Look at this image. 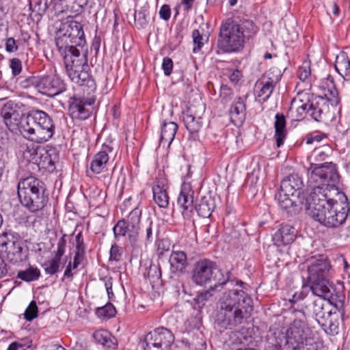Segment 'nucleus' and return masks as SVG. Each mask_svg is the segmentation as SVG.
Here are the masks:
<instances>
[{"instance_id":"obj_12","label":"nucleus","mask_w":350,"mask_h":350,"mask_svg":"<svg viewBox=\"0 0 350 350\" xmlns=\"http://www.w3.org/2000/svg\"><path fill=\"white\" fill-rule=\"evenodd\" d=\"M281 78L282 73L278 68H271L263 74L254 85L256 100L260 103L267 101Z\"/></svg>"},{"instance_id":"obj_47","label":"nucleus","mask_w":350,"mask_h":350,"mask_svg":"<svg viewBox=\"0 0 350 350\" xmlns=\"http://www.w3.org/2000/svg\"><path fill=\"white\" fill-rule=\"evenodd\" d=\"M96 313L99 317L111 318L116 315V310L112 304L108 303L103 307L98 308Z\"/></svg>"},{"instance_id":"obj_53","label":"nucleus","mask_w":350,"mask_h":350,"mask_svg":"<svg viewBox=\"0 0 350 350\" xmlns=\"http://www.w3.org/2000/svg\"><path fill=\"white\" fill-rule=\"evenodd\" d=\"M142 211L138 208H133L129 214L126 223L139 226Z\"/></svg>"},{"instance_id":"obj_18","label":"nucleus","mask_w":350,"mask_h":350,"mask_svg":"<svg viewBox=\"0 0 350 350\" xmlns=\"http://www.w3.org/2000/svg\"><path fill=\"white\" fill-rule=\"evenodd\" d=\"M66 90V84L60 77L54 75H40L38 92L49 97H54Z\"/></svg>"},{"instance_id":"obj_5","label":"nucleus","mask_w":350,"mask_h":350,"mask_svg":"<svg viewBox=\"0 0 350 350\" xmlns=\"http://www.w3.org/2000/svg\"><path fill=\"white\" fill-rule=\"evenodd\" d=\"M17 193L21 204L31 213L42 211L49 202L45 183L33 176L18 181Z\"/></svg>"},{"instance_id":"obj_34","label":"nucleus","mask_w":350,"mask_h":350,"mask_svg":"<svg viewBox=\"0 0 350 350\" xmlns=\"http://www.w3.org/2000/svg\"><path fill=\"white\" fill-rule=\"evenodd\" d=\"M246 98L247 95L244 97L237 96L234 98L229 110L230 118L232 121L242 122L245 119Z\"/></svg>"},{"instance_id":"obj_28","label":"nucleus","mask_w":350,"mask_h":350,"mask_svg":"<svg viewBox=\"0 0 350 350\" xmlns=\"http://www.w3.org/2000/svg\"><path fill=\"white\" fill-rule=\"evenodd\" d=\"M60 25L64 27V31L66 33H69L70 35L75 37V40H78V42L83 43V45H88L83 31V24L81 22L71 20L62 23Z\"/></svg>"},{"instance_id":"obj_17","label":"nucleus","mask_w":350,"mask_h":350,"mask_svg":"<svg viewBox=\"0 0 350 350\" xmlns=\"http://www.w3.org/2000/svg\"><path fill=\"white\" fill-rule=\"evenodd\" d=\"M114 148L112 142H105L101 146L100 150L96 153L89 165H88L87 174L91 172L93 174H99L107 171L109 161V154L113 153Z\"/></svg>"},{"instance_id":"obj_64","label":"nucleus","mask_w":350,"mask_h":350,"mask_svg":"<svg viewBox=\"0 0 350 350\" xmlns=\"http://www.w3.org/2000/svg\"><path fill=\"white\" fill-rule=\"evenodd\" d=\"M88 0H74L72 8L75 12L80 13L88 5Z\"/></svg>"},{"instance_id":"obj_1","label":"nucleus","mask_w":350,"mask_h":350,"mask_svg":"<svg viewBox=\"0 0 350 350\" xmlns=\"http://www.w3.org/2000/svg\"><path fill=\"white\" fill-rule=\"evenodd\" d=\"M55 44L63 57L66 75L71 81L80 86H86L88 94L94 92L96 84L90 75L88 45L78 42L69 33H66L61 25L56 32Z\"/></svg>"},{"instance_id":"obj_59","label":"nucleus","mask_w":350,"mask_h":350,"mask_svg":"<svg viewBox=\"0 0 350 350\" xmlns=\"http://www.w3.org/2000/svg\"><path fill=\"white\" fill-rule=\"evenodd\" d=\"M18 41H16L14 38H8L5 39V51L8 53H14L18 49Z\"/></svg>"},{"instance_id":"obj_15","label":"nucleus","mask_w":350,"mask_h":350,"mask_svg":"<svg viewBox=\"0 0 350 350\" xmlns=\"http://www.w3.org/2000/svg\"><path fill=\"white\" fill-rule=\"evenodd\" d=\"M95 99L73 96L68 100V112L72 119L83 121L88 119L92 113V105Z\"/></svg>"},{"instance_id":"obj_19","label":"nucleus","mask_w":350,"mask_h":350,"mask_svg":"<svg viewBox=\"0 0 350 350\" xmlns=\"http://www.w3.org/2000/svg\"><path fill=\"white\" fill-rule=\"evenodd\" d=\"M39 144L50 140L55 134V125L52 118L42 110H34Z\"/></svg>"},{"instance_id":"obj_14","label":"nucleus","mask_w":350,"mask_h":350,"mask_svg":"<svg viewBox=\"0 0 350 350\" xmlns=\"http://www.w3.org/2000/svg\"><path fill=\"white\" fill-rule=\"evenodd\" d=\"M174 341L172 332L165 327H158L148 332L144 339V350H170Z\"/></svg>"},{"instance_id":"obj_54","label":"nucleus","mask_w":350,"mask_h":350,"mask_svg":"<svg viewBox=\"0 0 350 350\" xmlns=\"http://www.w3.org/2000/svg\"><path fill=\"white\" fill-rule=\"evenodd\" d=\"M233 90L227 85H222L220 90V98L223 103H228L233 98Z\"/></svg>"},{"instance_id":"obj_29","label":"nucleus","mask_w":350,"mask_h":350,"mask_svg":"<svg viewBox=\"0 0 350 350\" xmlns=\"http://www.w3.org/2000/svg\"><path fill=\"white\" fill-rule=\"evenodd\" d=\"M274 122V138L276 141L277 147H280L287 137L288 131L286 130V121L285 116L282 113H278L275 116Z\"/></svg>"},{"instance_id":"obj_60","label":"nucleus","mask_w":350,"mask_h":350,"mask_svg":"<svg viewBox=\"0 0 350 350\" xmlns=\"http://www.w3.org/2000/svg\"><path fill=\"white\" fill-rule=\"evenodd\" d=\"M174 64L171 58L165 57L163 59L162 69L165 75L170 76L172 72Z\"/></svg>"},{"instance_id":"obj_23","label":"nucleus","mask_w":350,"mask_h":350,"mask_svg":"<svg viewBox=\"0 0 350 350\" xmlns=\"http://www.w3.org/2000/svg\"><path fill=\"white\" fill-rule=\"evenodd\" d=\"M319 88L322 92V94L320 96L321 102H323V98H325L332 105H336L339 103L338 92L332 76L328 75L326 78L322 79Z\"/></svg>"},{"instance_id":"obj_6","label":"nucleus","mask_w":350,"mask_h":350,"mask_svg":"<svg viewBox=\"0 0 350 350\" xmlns=\"http://www.w3.org/2000/svg\"><path fill=\"white\" fill-rule=\"evenodd\" d=\"M307 284L312 293L324 299L332 297L327 273L330 269L329 261L323 256H312L307 260Z\"/></svg>"},{"instance_id":"obj_4","label":"nucleus","mask_w":350,"mask_h":350,"mask_svg":"<svg viewBox=\"0 0 350 350\" xmlns=\"http://www.w3.org/2000/svg\"><path fill=\"white\" fill-rule=\"evenodd\" d=\"M292 308L295 319L286 331L283 350H317V345L310 336L312 331L305 312Z\"/></svg>"},{"instance_id":"obj_56","label":"nucleus","mask_w":350,"mask_h":350,"mask_svg":"<svg viewBox=\"0 0 350 350\" xmlns=\"http://www.w3.org/2000/svg\"><path fill=\"white\" fill-rule=\"evenodd\" d=\"M308 295V292L305 289L304 286L302 287V289L300 291L295 292L292 298L289 299V301L291 303V310H292V312L293 313V309L292 307L294 308V309L297 310L295 308L294 304H296L297 301L304 299Z\"/></svg>"},{"instance_id":"obj_3","label":"nucleus","mask_w":350,"mask_h":350,"mask_svg":"<svg viewBox=\"0 0 350 350\" xmlns=\"http://www.w3.org/2000/svg\"><path fill=\"white\" fill-rule=\"evenodd\" d=\"M255 23L246 18L232 17L224 21L220 26L216 43V53L241 52L245 44L258 31Z\"/></svg>"},{"instance_id":"obj_52","label":"nucleus","mask_w":350,"mask_h":350,"mask_svg":"<svg viewBox=\"0 0 350 350\" xmlns=\"http://www.w3.org/2000/svg\"><path fill=\"white\" fill-rule=\"evenodd\" d=\"M38 312V306L35 301H31L25 312V318L27 321H32L37 317Z\"/></svg>"},{"instance_id":"obj_20","label":"nucleus","mask_w":350,"mask_h":350,"mask_svg":"<svg viewBox=\"0 0 350 350\" xmlns=\"http://www.w3.org/2000/svg\"><path fill=\"white\" fill-rule=\"evenodd\" d=\"M114 238L119 240L120 237L128 236L129 240L131 243H135L139 240V226L129 224L126 223V219L118 220L113 228Z\"/></svg>"},{"instance_id":"obj_9","label":"nucleus","mask_w":350,"mask_h":350,"mask_svg":"<svg viewBox=\"0 0 350 350\" xmlns=\"http://www.w3.org/2000/svg\"><path fill=\"white\" fill-rule=\"evenodd\" d=\"M342 195L345 202L339 203L338 201H335L333 203H329L309 215L325 227L329 228L340 227L345 222L350 211L348 199L344 193Z\"/></svg>"},{"instance_id":"obj_63","label":"nucleus","mask_w":350,"mask_h":350,"mask_svg":"<svg viewBox=\"0 0 350 350\" xmlns=\"http://www.w3.org/2000/svg\"><path fill=\"white\" fill-rule=\"evenodd\" d=\"M159 16L164 21H168L171 16V9L169 5L164 4L161 6L159 12Z\"/></svg>"},{"instance_id":"obj_30","label":"nucleus","mask_w":350,"mask_h":350,"mask_svg":"<svg viewBox=\"0 0 350 350\" xmlns=\"http://www.w3.org/2000/svg\"><path fill=\"white\" fill-rule=\"evenodd\" d=\"M302 187L301 178L298 174H292L282 180L280 189L293 196Z\"/></svg>"},{"instance_id":"obj_31","label":"nucleus","mask_w":350,"mask_h":350,"mask_svg":"<svg viewBox=\"0 0 350 350\" xmlns=\"http://www.w3.org/2000/svg\"><path fill=\"white\" fill-rule=\"evenodd\" d=\"M278 203L280 208L285 211L288 214H295L297 211V204L295 200L296 196L288 194L287 193L282 192V190L279 191L276 196Z\"/></svg>"},{"instance_id":"obj_50","label":"nucleus","mask_w":350,"mask_h":350,"mask_svg":"<svg viewBox=\"0 0 350 350\" xmlns=\"http://www.w3.org/2000/svg\"><path fill=\"white\" fill-rule=\"evenodd\" d=\"M311 75L310 62L308 61L303 62L302 64L297 70V77L303 82L306 81Z\"/></svg>"},{"instance_id":"obj_44","label":"nucleus","mask_w":350,"mask_h":350,"mask_svg":"<svg viewBox=\"0 0 350 350\" xmlns=\"http://www.w3.org/2000/svg\"><path fill=\"white\" fill-rule=\"evenodd\" d=\"M325 107L319 101L309 103V116L316 121H321Z\"/></svg>"},{"instance_id":"obj_16","label":"nucleus","mask_w":350,"mask_h":350,"mask_svg":"<svg viewBox=\"0 0 350 350\" xmlns=\"http://www.w3.org/2000/svg\"><path fill=\"white\" fill-rule=\"evenodd\" d=\"M31 155L36 154L31 159L35 160L40 168L49 172H53L56 170V164L59 162V155L56 148L46 146L32 149Z\"/></svg>"},{"instance_id":"obj_46","label":"nucleus","mask_w":350,"mask_h":350,"mask_svg":"<svg viewBox=\"0 0 350 350\" xmlns=\"http://www.w3.org/2000/svg\"><path fill=\"white\" fill-rule=\"evenodd\" d=\"M123 253L124 248L114 243L110 248L109 261L119 262L122 260Z\"/></svg>"},{"instance_id":"obj_42","label":"nucleus","mask_w":350,"mask_h":350,"mask_svg":"<svg viewBox=\"0 0 350 350\" xmlns=\"http://www.w3.org/2000/svg\"><path fill=\"white\" fill-rule=\"evenodd\" d=\"M29 5L31 10L30 16L32 18H37V20H40L47 10L46 3H42L41 1L35 2L30 1Z\"/></svg>"},{"instance_id":"obj_36","label":"nucleus","mask_w":350,"mask_h":350,"mask_svg":"<svg viewBox=\"0 0 350 350\" xmlns=\"http://www.w3.org/2000/svg\"><path fill=\"white\" fill-rule=\"evenodd\" d=\"M178 124L174 122H163L161 126L160 144L167 142L171 144L178 130Z\"/></svg>"},{"instance_id":"obj_55","label":"nucleus","mask_w":350,"mask_h":350,"mask_svg":"<svg viewBox=\"0 0 350 350\" xmlns=\"http://www.w3.org/2000/svg\"><path fill=\"white\" fill-rule=\"evenodd\" d=\"M9 66L14 77L18 76L22 72V62L18 58L14 57L10 59Z\"/></svg>"},{"instance_id":"obj_7","label":"nucleus","mask_w":350,"mask_h":350,"mask_svg":"<svg viewBox=\"0 0 350 350\" xmlns=\"http://www.w3.org/2000/svg\"><path fill=\"white\" fill-rule=\"evenodd\" d=\"M191 280L196 285H210L212 290H219L229 280V273L224 275L216 262L202 258L195 262L191 271Z\"/></svg>"},{"instance_id":"obj_45","label":"nucleus","mask_w":350,"mask_h":350,"mask_svg":"<svg viewBox=\"0 0 350 350\" xmlns=\"http://www.w3.org/2000/svg\"><path fill=\"white\" fill-rule=\"evenodd\" d=\"M135 22L140 27H145L149 21V12L146 7L142 8L137 12L135 13Z\"/></svg>"},{"instance_id":"obj_48","label":"nucleus","mask_w":350,"mask_h":350,"mask_svg":"<svg viewBox=\"0 0 350 350\" xmlns=\"http://www.w3.org/2000/svg\"><path fill=\"white\" fill-rule=\"evenodd\" d=\"M39 79L40 76H30L29 77L22 79L19 81V85L23 89L33 88L38 92Z\"/></svg>"},{"instance_id":"obj_49","label":"nucleus","mask_w":350,"mask_h":350,"mask_svg":"<svg viewBox=\"0 0 350 350\" xmlns=\"http://www.w3.org/2000/svg\"><path fill=\"white\" fill-rule=\"evenodd\" d=\"M192 38L193 42V52L194 53L198 52L201 50L202 46L204 44V39L203 37V33L199 29H194L192 32Z\"/></svg>"},{"instance_id":"obj_41","label":"nucleus","mask_w":350,"mask_h":350,"mask_svg":"<svg viewBox=\"0 0 350 350\" xmlns=\"http://www.w3.org/2000/svg\"><path fill=\"white\" fill-rule=\"evenodd\" d=\"M61 259L57 256L45 260L41 264V267L44 269V271L46 275H53L58 273L60 269Z\"/></svg>"},{"instance_id":"obj_24","label":"nucleus","mask_w":350,"mask_h":350,"mask_svg":"<svg viewBox=\"0 0 350 350\" xmlns=\"http://www.w3.org/2000/svg\"><path fill=\"white\" fill-rule=\"evenodd\" d=\"M296 238L295 229L288 224H282L273 235V241L278 247L291 244Z\"/></svg>"},{"instance_id":"obj_8","label":"nucleus","mask_w":350,"mask_h":350,"mask_svg":"<svg viewBox=\"0 0 350 350\" xmlns=\"http://www.w3.org/2000/svg\"><path fill=\"white\" fill-rule=\"evenodd\" d=\"M17 106L12 101L6 103L1 110V116L3 119L8 129L12 131L19 124L21 133L29 140L39 143L37 129L31 127L32 123L36 122L34 110L30 111L26 116H23L21 121H18L19 114L15 108Z\"/></svg>"},{"instance_id":"obj_27","label":"nucleus","mask_w":350,"mask_h":350,"mask_svg":"<svg viewBox=\"0 0 350 350\" xmlns=\"http://www.w3.org/2000/svg\"><path fill=\"white\" fill-rule=\"evenodd\" d=\"M329 300L319 297L312 302V311L319 323L321 321L327 320L332 314Z\"/></svg>"},{"instance_id":"obj_39","label":"nucleus","mask_w":350,"mask_h":350,"mask_svg":"<svg viewBox=\"0 0 350 350\" xmlns=\"http://www.w3.org/2000/svg\"><path fill=\"white\" fill-rule=\"evenodd\" d=\"M332 153V149L329 145H323L315 148L310 157L311 161L321 162L325 161Z\"/></svg>"},{"instance_id":"obj_62","label":"nucleus","mask_w":350,"mask_h":350,"mask_svg":"<svg viewBox=\"0 0 350 350\" xmlns=\"http://www.w3.org/2000/svg\"><path fill=\"white\" fill-rule=\"evenodd\" d=\"M74 262L71 260H70L68 263V265L66 267L64 273V278L69 279L70 281L72 280L74 273H72V271L77 269L78 266H73Z\"/></svg>"},{"instance_id":"obj_21","label":"nucleus","mask_w":350,"mask_h":350,"mask_svg":"<svg viewBox=\"0 0 350 350\" xmlns=\"http://www.w3.org/2000/svg\"><path fill=\"white\" fill-rule=\"evenodd\" d=\"M183 120L185 126L191 135L194 137L202 127L203 122L202 116L198 113L193 106H190L183 112Z\"/></svg>"},{"instance_id":"obj_37","label":"nucleus","mask_w":350,"mask_h":350,"mask_svg":"<svg viewBox=\"0 0 350 350\" xmlns=\"http://www.w3.org/2000/svg\"><path fill=\"white\" fill-rule=\"evenodd\" d=\"M40 276V270L36 266L32 265H29L25 270L18 271L17 273V278L26 282L38 280Z\"/></svg>"},{"instance_id":"obj_35","label":"nucleus","mask_w":350,"mask_h":350,"mask_svg":"<svg viewBox=\"0 0 350 350\" xmlns=\"http://www.w3.org/2000/svg\"><path fill=\"white\" fill-rule=\"evenodd\" d=\"M153 200L161 208H166L169 206L170 197L167 189L164 186L159 184L154 185L152 187Z\"/></svg>"},{"instance_id":"obj_38","label":"nucleus","mask_w":350,"mask_h":350,"mask_svg":"<svg viewBox=\"0 0 350 350\" xmlns=\"http://www.w3.org/2000/svg\"><path fill=\"white\" fill-rule=\"evenodd\" d=\"M196 210L199 216L208 218L214 210V202L210 198H202L200 203L196 206Z\"/></svg>"},{"instance_id":"obj_57","label":"nucleus","mask_w":350,"mask_h":350,"mask_svg":"<svg viewBox=\"0 0 350 350\" xmlns=\"http://www.w3.org/2000/svg\"><path fill=\"white\" fill-rule=\"evenodd\" d=\"M170 243L167 239H160L157 241V254L161 257L170 250Z\"/></svg>"},{"instance_id":"obj_10","label":"nucleus","mask_w":350,"mask_h":350,"mask_svg":"<svg viewBox=\"0 0 350 350\" xmlns=\"http://www.w3.org/2000/svg\"><path fill=\"white\" fill-rule=\"evenodd\" d=\"M308 182L310 184H319L327 186L333 190L334 194H338L337 184L340 175L336 164L333 162H325L322 164L311 163Z\"/></svg>"},{"instance_id":"obj_51","label":"nucleus","mask_w":350,"mask_h":350,"mask_svg":"<svg viewBox=\"0 0 350 350\" xmlns=\"http://www.w3.org/2000/svg\"><path fill=\"white\" fill-rule=\"evenodd\" d=\"M325 137V134L319 133L318 131H314L307 133L304 137L303 142H305L306 144L310 145L312 144L314 142H320Z\"/></svg>"},{"instance_id":"obj_43","label":"nucleus","mask_w":350,"mask_h":350,"mask_svg":"<svg viewBox=\"0 0 350 350\" xmlns=\"http://www.w3.org/2000/svg\"><path fill=\"white\" fill-rule=\"evenodd\" d=\"M224 75L234 85L241 84L243 81V72L241 70L238 68H226V72Z\"/></svg>"},{"instance_id":"obj_2","label":"nucleus","mask_w":350,"mask_h":350,"mask_svg":"<svg viewBox=\"0 0 350 350\" xmlns=\"http://www.w3.org/2000/svg\"><path fill=\"white\" fill-rule=\"evenodd\" d=\"M253 310L251 297L243 290L232 289L223 293L215 316V323L224 329H232L247 322Z\"/></svg>"},{"instance_id":"obj_40","label":"nucleus","mask_w":350,"mask_h":350,"mask_svg":"<svg viewBox=\"0 0 350 350\" xmlns=\"http://www.w3.org/2000/svg\"><path fill=\"white\" fill-rule=\"evenodd\" d=\"M215 291L216 290H212L211 288H210L198 294L192 301L193 308L200 312L206 305V302L213 295V292Z\"/></svg>"},{"instance_id":"obj_61","label":"nucleus","mask_w":350,"mask_h":350,"mask_svg":"<svg viewBox=\"0 0 350 350\" xmlns=\"http://www.w3.org/2000/svg\"><path fill=\"white\" fill-rule=\"evenodd\" d=\"M75 252H85V245L84 243L82 232H79L75 237Z\"/></svg>"},{"instance_id":"obj_26","label":"nucleus","mask_w":350,"mask_h":350,"mask_svg":"<svg viewBox=\"0 0 350 350\" xmlns=\"http://www.w3.org/2000/svg\"><path fill=\"white\" fill-rule=\"evenodd\" d=\"M93 337L96 343L103 346L106 350H117L118 340L107 329H100L96 331Z\"/></svg>"},{"instance_id":"obj_58","label":"nucleus","mask_w":350,"mask_h":350,"mask_svg":"<svg viewBox=\"0 0 350 350\" xmlns=\"http://www.w3.org/2000/svg\"><path fill=\"white\" fill-rule=\"evenodd\" d=\"M67 235L63 234L61 238L58 240L57 244V251L55 253V256H57L60 258L64 256L66 252V240Z\"/></svg>"},{"instance_id":"obj_32","label":"nucleus","mask_w":350,"mask_h":350,"mask_svg":"<svg viewBox=\"0 0 350 350\" xmlns=\"http://www.w3.org/2000/svg\"><path fill=\"white\" fill-rule=\"evenodd\" d=\"M334 68L337 72L346 81H350V56L341 51L336 56Z\"/></svg>"},{"instance_id":"obj_11","label":"nucleus","mask_w":350,"mask_h":350,"mask_svg":"<svg viewBox=\"0 0 350 350\" xmlns=\"http://www.w3.org/2000/svg\"><path fill=\"white\" fill-rule=\"evenodd\" d=\"M0 251L5 254L11 264L18 265L24 260L23 243L16 232L5 231L0 234Z\"/></svg>"},{"instance_id":"obj_25","label":"nucleus","mask_w":350,"mask_h":350,"mask_svg":"<svg viewBox=\"0 0 350 350\" xmlns=\"http://www.w3.org/2000/svg\"><path fill=\"white\" fill-rule=\"evenodd\" d=\"M194 191L190 184L183 183L177 199L178 205L182 208V214L191 213L193 206Z\"/></svg>"},{"instance_id":"obj_33","label":"nucleus","mask_w":350,"mask_h":350,"mask_svg":"<svg viewBox=\"0 0 350 350\" xmlns=\"http://www.w3.org/2000/svg\"><path fill=\"white\" fill-rule=\"evenodd\" d=\"M169 262L171 271L174 273H183L188 265L187 254L183 251H173L170 256Z\"/></svg>"},{"instance_id":"obj_13","label":"nucleus","mask_w":350,"mask_h":350,"mask_svg":"<svg viewBox=\"0 0 350 350\" xmlns=\"http://www.w3.org/2000/svg\"><path fill=\"white\" fill-rule=\"evenodd\" d=\"M311 187V191L306 198V209L308 214L336 201L333 198V190L327 186L315 184Z\"/></svg>"},{"instance_id":"obj_22","label":"nucleus","mask_w":350,"mask_h":350,"mask_svg":"<svg viewBox=\"0 0 350 350\" xmlns=\"http://www.w3.org/2000/svg\"><path fill=\"white\" fill-rule=\"evenodd\" d=\"M289 111L295 112V118L302 120L306 114L309 115V95L307 93L299 92L292 100Z\"/></svg>"}]
</instances>
